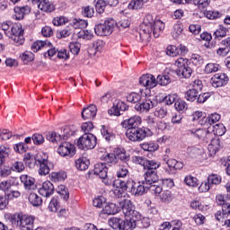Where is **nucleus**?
Returning <instances> with one entry per match:
<instances>
[{
  "label": "nucleus",
  "instance_id": "nucleus-26",
  "mask_svg": "<svg viewBox=\"0 0 230 230\" xmlns=\"http://www.w3.org/2000/svg\"><path fill=\"white\" fill-rule=\"evenodd\" d=\"M103 215H116V213H119V207L114 203H105L102 207Z\"/></svg>",
  "mask_w": 230,
  "mask_h": 230
},
{
  "label": "nucleus",
  "instance_id": "nucleus-33",
  "mask_svg": "<svg viewBox=\"0 0 230 230\" xmlns=\"http://www.w3.org/2000/svg\"><path fill=\"white\" fill-rule=\"evenodd\" d=\"M89 160H87L85 157L79 158L75 161V167L81 172L87 170V168H89Z\"/></svg>",
  "mask_w": 230,
  "mask_h": 230
},
{
  "label": "nucleus",
  "instance_id": "nucleus-61",
  "mask_svg": "<svg viewBox=\"0 0 230 230\" xmlns=\"http://www.w3.org/2000/svg\"><path fill=\"white\" fill-rule=\"evenodd\" d=\"M104 160L109 164H116L118 163V157H117V155L115 154H107L104 156Z\"/></svg>",
  "mask_w": 230,
  "mask_h": 230
},
{
  "label": "nucleus",
  "instance_id": "nucleus-42",
  "mask_svg": "<svg viewBox=\"0 0 230 230\" xmlns=\"http://www.w3.org/2000/svg\"><path fill=\"white\" fill-rule=\"evenodd\" d=\"M187 152L191 159H197V157L202 155V149L198 147H188Z\"/></svg>",
  "mask_w": 230,
  "mask_h": 230
},
{
  "label": "nucleus",
  "instance_id": "nucleus-49",
  "mask_svg": "<svg viewBox=\"0 0 230 230\" xmlns=\"http://www.w3.org/2000/svg\"><path fill=\"white\" fill-rule=\"evenodd\" d=\"M185 98L188 100V102H195V100L199 98V92L190 89L186 92Z\"/></svg>",
  "mask_w": 230,
  "mask_h": 230
},
{
  "label": "nucleus",
  "instance_id": "nucleus-56",
  "mask_svg": "<svg viewBox=\"0 0 230 230\" xmlns=\"http://www.w3.org/2000/svg\"><path fill=\"white\" fill-rule=\"evenodd\" d=\"M177 94L176 93H172V94H169V95H166L164 99V105H172L173 103H175V102H177Z\"/></svg>",
  "mask_w": 230,
  "mask_h": 230
},
{
  "label": "nucleus",
  "instance_id": "nucleus-51",
  "mask_svg": "<svg viewBox=\"0 0 230 230\" xmlns=\"http://www.w3.org/2000/svg\"><path fill=\"white\" fill-rule=\"evenodd\" d=\"M127 101L129 102V103H137V102L141 101V94L131 93L127 95Z\"/></svg>",
  "mask_w": 230,
  "mask_h": 230
},
{
  "label": "nucleus",
  "instance_id": "nucleus-21",
  "mask_svg": "<svg viewBox=\"0 0 230 230\" xmlns=\"http://www.w3.org/2000/svg\"><path fill=\"white\" fill-rule=\"evenodd\" d=\"M31 12V8L30 6H15L14 7V14L13 15V19L15 21H22L24 19V15H28Z\"/></svg>",
  "mask_w": 230,
  "mask_h": 230
},
{
  "label": "nucleus",
  "instance_id": "nucleus-35",
  "mask_svg": "<svg viewBox=\"0 0 230 230\" xmlns=\"http://www.w3.org/2000/svg\"><path fill=\"white\" fill-rule=\"evenodd\" d=\"M57 192L60 195L61 199L67 202L69 200V190L65 185H59L57 189Z\"/></svg>",
  "mask_w": 230,
  "mask_h": 230
},
{
  "label": "nucleus",
  "instance_id": "nucleus-29",
  "mask_svg": "<svg viewBox=\"0 0 230 230\" xmlns=\"http://www.w3.org/2000/svg\"><path fill=\"white\" fill-rule=\"evenodd\" d=\"M192 73L193 70L188 66H181L178 68V70H176V74L178 76H180V78H190Z\"/></svg>",
  "mask_w": 230,
  "mask_h": 230
},
{
  "label": "nucleus",
  "instance_id": "nucleus-32",
  "mask_svg": "<svg viewBox=\"0 0 230 230\" xmlns=\"http://www.w3.org/2000/svg\"><path fill=\"white\" fill-rule=\"evenodd\" d=\"M155 118H159V119H164L166 116H168V106H158L155 111Z\"/></svg>",
  "mask_w": 230,
  "mask_h": 230
},
{
  "label": "nucleus",
  "instance_id": "nucleus-40",
  "mask_svg": "<svg viewBox=\"0 0 230 230\" xmlns=\"http://www.w3.org/2000/svg\"><path fill=\"white\" fill-rule=\"evenodd\" d=\"M8 155H10V148L4 146H0V166H3V164H4V159L5 157H8Z\"/></svg>",
  "mask_w": 230,
  "mask_h": 230
},
{
  "label": "nucleus",
  "instance_id": "nucleus-53",
  "mask_svg": "<svg viewBox=\"0 0 230 230\" xmlns=\"http://www.w3.org/2000/svg\"><path fill=\"white\" fill-rule=\"evenodd\" d=\"M51 177L54 181H62L67 178L66 172H52Z\"/></svg>",
  "mask_w": 230,
  "mask_h": 230
},
{
  "label": "nucleus",
  "instance_id": "nucleus-27",
  "mask_svg": "<svg viewBox=\"0 0 230 230\" xmlns=\"http://www.w3.org/2000/svg\"><path fill=\"white\" fill-rule=\"evenodd\" d=\"M140 148L145 152H156L159 150V144L150 140L140 144Z\"/></svg>",
  "mask_w": 230,
  "mask_h": 230
},
{
  "label": "nucleus",
  "instance_id": "nucleus-9",
  "mask_svg": "<svg viewBox=\"0 0 230 230\" xmlns=\"http://www.w3.org/2000/svg\"><path fill=\"white\" fill-rule=\"evenodd\" d=\"M148 190H150V187L143 180H140L137 183L133 181L129 193L135 197H141V195L147 193Z\"/></svg>",
  "mask_w": 230,
  "mask_h": 230
},
{
  "label": "nucleus",
  "instance_id": "nucleus-39",
  "mask_svg": "<svg viewBox=\"0 0 230 230\" xmlns=\"http://www.w3.org/2000/svg\"><path fill=\"white\" fill-rule=\"evenodd\" d=\"M183 30L184 29L182 28V23L181 22L175 23L172 30V36L173 37V39H178L182 33Z\"/></svg>",
  "mask_w": 230,
  "mask_h": 230
},
{
  "label": "nucleus",
  "instance_id": "nucleus-64",
  "mask_svg": "<svg viewBox=\"0 0 230 230\" xmlns=\"http://www.w3.org/2000/svg\"><path fill=\"white\" fill-rule=\"evenodd\" d=\"M32 141L34 145H42L44 143V137L39 133H35L32 136Z\"/></svg>",
  "mask_w": 230,
  "mask_h": 230
},
{
  "label": "nucleus",
  "instance_id": "nucleus-3",
  "mask_svg": "<svg viewBox=\"0 0 230 230\" xmlns=\"http://www.w3.org/2000/svg\"><path fill=\"white\" fill-rule=\"evenodd\" d=\"M152 136H154V132L148 128H133L126 130V137L129 141L133 142L139 143L146 137H150Z\"/></svg>",
  "mask_w": 230,
  "mask_h": 230
},
{
  "label": "nucleus",
  "instance_id": "nucleus-8",
  "mask_svg": "<svg viewBox=\"0 0 230 230\" xmlns=\"http://www.w3.org/2000/svg\"><path fill=\"white\" fill-rule=\"evenodd\" d=\"M114 26H116V22L114 20H108L103 23H100L94 27V31L96 35L100 37H107L114 31Z\"/></svg>",
  "mask_w": 230,
  "mask_h": 230
},
{
  "label": "nucleus",
  "instance_id": "nucleus-31",
  "mask_svg": "<svg viewBox=\"0 0 230 230\" xmlns=\"http://www.w3.org/2000/svg\"><path fill=\"white\" fill-rule=\"evenodd\" d=\"M31 192L29 195V202L31 204V206H34L35 208H39V206H41L42 204V198L40 196L37 195V193L33 192V190H31Z\"/></svg>",
  "mask_w": 230,
  "mask_h": 230
},
{
  "label": "nucleus",
  "instance_id": "nucleus-34",
  "mask_svg": "<svg viewBox=\"0 0 230 230\" xmlns=\"http://www.w3.org/2000/svg\"><path fill=\"white\" fill-rule=\"evenodd\" d=\"M159 166H161V164L154 160H146L144 170H146V172H157V168H159Z\"/></svg>",
  "mask_w": 230,
  "mask_h": 230
},
{
  "label": "nucleus",
  "instance_id": "nucleus-63",
  "mask_svg": "<svg viewBox=\"0 0 230 230\" xmlns=\"http://www.w3.org/2000/svg\"><path fill=\"white\" fill-rule=\"evenodd\" d=\"M166 53L169 57H177L179 55V49L173 45H170L166 49Z\"/></svg>",
  "mask_w": 230,
  "mask_h": 230
},
{
  "label": "nucleus",
  "instance_id": "nucleus-45",
  "mask_svg": "<svg viewBox=\"0 0 230 230\" xmlns=\"http://www.w3.org/2000/svg\"><path fill=\"white\" fill-rule=\"evenodd\" d=\"M208 182L210 184V187L218 185L222 182V177L217 174H211L208 177Z\"/></svg>",
  "mask_w": 230,
  "mask_h": 230
},
{
  "label": "nucleus",
  "instance_id": "nucleus-54",
  "mask_svg": "<svg viewBox=\"0 0 230 230\" xmlns=\"http://www.w3.org/2000/svg\"><path fill=\"white\" fill-rule=\"evenodd\" d=\"M227 35V29L224 26H219V28L214 32L215 39H222Z\"/></svg>",
  "mask_w": 230,
  "mask_h": 230
},
{
  "label": "nucleus",
  "instance_id": "nucleus-15",
  "mask_svg": "<svg viewBox=\"0 0 230 230\" xmlns=\"http://www.w3.org/2000/svg\"><path fill=\"white\" fill-rule=\"evenodd\" d=\"M142 180L149 188L154 184H159V175L157 171H146Z\"/></svg>",
  "mask_w": 230,
  "mask_h": 230
},
{
  "label": "nucleus",
  "instance_id": "nucleus-59",
  "mask_svg": "<svg viewBox=\"0 0 230 230\" xmlns=\"http://www.w3.org/2000/svg\"><path fill=\"white\" fill-rule=\"evenodd\" d=\"M13 172H17L21 173V172H24V164L22 162L15 161L12 165Z\"/></svg>",
  "mask_w": 230,
  "mask_h": 230
},
{
  "label": "nucleus",
  "instance_id": "nucleus-14",
  "mask_svg": "<svg viewBox=\"0 0 230 230\" xmlns=\"http://www.w3.org/2000/svg\"><path fill=\"white\" fill-rule=\"evenodd\" d=\"M128 109V106L121 101H117L113 103V106L108 111L110 116H121V112H125Z\"/></svg>",
  "mask_w": 230,
  "mask_h": 230
},
{
  "label": "nucleus",
  "instance_id": "nucleus-11",
  "mask_svg": "<svg viewBox=\"0 0 230 230\" xmlns=\"http://www.w3.org/2000/svg\"><path fill=\"white\" fill-rule=\"evenodd\" d=\"M133 181H128L127 182L121 180H117L113 182V186H116V189H114L113 193L115 195H118L119 197L120 195H123L124 191H127V190L130 192V189L132 188Z\"/></svg>",
  "mask_w": 230,
  "mask_h": 230
},
{
  "label": "nucleus",
  "instance_id": "nucleus-5",
  "mask_svg": "<svg viewBox=\"0 0 230 230\" xmlns=\"http://www.w3.org/2000/svg\"><path fill=\"white\" fill-rule=\"evenodd\" d=\"M96 146V136L92 133H84L77 140V147L79 150H93Z\"/></svg>",
  "mask_w": 230,
  "mask_h": 230
},
{
  "label": "nucleus",
  "instance_id": "nucleus-2",
  "mask_svg": "<svg viewBox=\"0 0 230 230\" xmlns=\"http://www.w3.org/2000/svg\"><path fill=\"white\" fill-rule=\"evenodd\" d=\"M155 22V21H154V16L152 14H146L145 16L139 30V37L142 42H150Z\"/></svg>",
  "mask_w": 230,
  "mask_h": 230
},
{
  "label": "nucleus",
  "instance_id": "nucleus-55",
  "mask_svg": "<svg viewBox=\"0 0 230 230\" xmlns=\"http://www.w3.org/2000/svg\"><path fill=\"white\" fill-rule=\"evenodd\" d=\"M59 208L60 206L58 205V200L53 198L49 204V211H50L51 213H57Z\"/></svg>",
  "mask_w": 230,
  "mask_h": 230
},
{
  "label": "nucleus",
  "instance_id": "nucleus-41",
  "mask_svg": "<svg viewBox=\"0 0 230 230\" xmlns=\"http://www.w3.org/2000/svg\"><path fill=\"white\" fill-rule=\"evenodd\" d=\"M149 190L153 191L156 197H160L161 193H163V182L160 181L158 183L150 185Z\"/></svg>",
  "mask_w": 230,
  "mask_h": 230
},
{
  "label": "nucleus",
  "instance_id": "nucleus-46",
  "mask_svg": "<svg viewBox=\"0 0 230 230\" xmlns=\"http://www.w3.org/2000/svg\"><path fill=\"white\" fill-rule=\"evenodd\" d=\"M12 186H13V181L6 180L0 183V190H2V191H4L5 195H8V191H10V188H12Z\"/></svg>",
  "mask_w": 230,
  "mask_h": 230
},
{
  "label": "nucleus",
  "instance_id": "nucleus-13",
  "mask_svg": "<svg viewBox=\"0 0 230 230\" xmlns=\"http://www.w3.org/2000/svg\"><path fill=\"white\" fill-rule=\"evenodd\" d=\"M29 3H32V4H38V8L41 10V12H47L51 13V12L55 11V5L49 2V0H27Z\"/></svg>",
  "mask_w": 230,
  "mask_h": 230
},
{
  "label": "nucleus",
  "instance_id": "nucleus-48",
  "mask_svg": "<svg viewBox=\"0 0 230 230\" xmlns=\"http://www.w3.org/2000/svg\"><path fill=\"white\" fill-rule=\"evenodd\" d=\"M72 24L75 30L77 28L83 29V28H87V25L89 24L87 21L82 20V19H74L72 22Z\"/></svg>",
  "mask_w": 230,
  "mask_h": 230
},
{
  "label": "nucleus",
  "instance_id": "nucleus-52",
  "mask_svg": "<svg viewBox=\"0 0 230 230\" xmlns=\"http://www.w3.org/2000/svg\"><path fill=\"white\" fill-rule=\"evenodd\" d=\"M107 202V199H105V197L103 196H100L98 198H95L93 200V205L95 207V208H102L105 206V203Z\"/></svg>",
  "mask_w": 230,
  "mask_h": 230
},
{
  "label": "nucleus",
  "instance_id": "nucleus-36",
  "mask_svg": "<svg viewBox=\"0 0 230 230\" xmlns=\"http://www.w3.org/2000/svg\"><path fill=\"white\" fill-rule=\"evenodd\" d=\"M172 83V77H170V74L167 75H160L156 78V84L166 86Z\"/></svg>",
  "mask_w": 230,
  "mask_h": 230
},
{
  "label": "nucleus",
  "instance_id": "nucleus-58",
  "mask_svg": "<svg viewBox=\"0 0 230 230\" xmlns=\"http://www.w3.org/2000/svg\"><path fill=\"white\" fill-rule=\"evenodd\" d=\"M204 15H206L207 19L214 20V19H218L220 17V12L218 11H205Z\"/></svg>",
  "mask_w": 230,
  "mask_h": 230
},
{
  "label": "nucleus",
  "instance_id": "nucleus-47",
  "mask_svg": "<svg viewBox=\"0 0 230 230\" xmlns=\"http://www.w3.org/2000/svg\"><path fill=\"white\" fill-rule=\"evenodd\" d=\"M122 219L118 218V217H113L109 221V226L112 229H119L121 230V226H122Z\"/></svg>",
  "mask_w": 230,
  "mask_h": 230
},
{
  "label": "nucleus",
  "instance_id": "nucleus-12",
  "mask_svg": "<svg viewBox=\"0 0 230 230\" xmlns=\"http://www.w3.org/2000/svg\"><path fill=\"white\" fill-rule=\"evenodd\" d=\"M139 84L146 89H154L157 86V79L153 75L146 74L139 78Z\"/></svg>",
  "mask_w": 230,
  "mask_h": 230
},
{
  "label": "nucleus",
  "instance_id": "nucleus-16",
  "mask_svg": "<svg viewBox=\"0 0 230 230\" xmlns=\"http://www.w3.org/2000/svg\"><path fill=\"white\" fill-rule=\"evenodd\" d=\"M20 181L24 185V188L27 191H36L37 190V184H35V178L28 175L22 174L20 177Z\"/></svg>",
  "mask_w": 230,
  "mask_h": 230
},
{
  "label": "nucleus",
  "instance_id": "nucleus-22",
  "mask_svg": "<svg viewBox=\"0 0 230 230\" xmlns=\"http://www.w3.org/2000/svg\"><path fill=\"white\" fill-rule=\"evenodd\" d=\"M96 112H98V108L96 105L91 104L87 108H84L81 114L83 119H94Z\"/></svg>",
  "mask_w": 230,
  "mask_h": 230
},
{
  "label": "nucleus",
  "instance_id": "nucleus-19",
  "mask_svg": "<svg viewBox=\"0 0 230 230\" xmlns=\"http://www.w3.org/2000/svg\"><path fill=\"white\" fill-rule=\"evenodd\" d=\"M141 125V117L135 115L129 119H125L121 122L123 128H137Z\"/></svg>",
  "mask_w": 230,
  "mask_h": 230
},
{
  "label": "nucleus",
  "instance_id": "nucleus-50",
  "mask_svg": "<svg viewBox=\"0 0 230 230\" xmlns=\"http://www.w3.org/2000/svg\"><path fill=\"white\" fill-rule=\"evenodd\" d=\"M159 197L162 202H172V200L173 199V196L172 195V191L170 190H164Z\"/></svg>",
  "mask_w": 230,
  "mask_h": 230
},
{
  "label": "nucleus",
  "instance_id": "nucleus-4",
  "mask_svg": "<svg viewBox=\"0 0 230 230\" xmlns=\"http://www.w3.org/2000/svg\"><path fill=\"white\" fill-rule=\"evenodd\" d=\"M6 37L12 39L16 46H22L24 44V30H22V25L20 23L13 24L10 31L6 32Z\"/></svg>",
  "mask_w": 230,
  "mask_h": 230
},
{
  "label": "nucleus",
  "instance_id": "nucleus-57",
  "mask_svg": "<svg viewBox=\"0 0 230 230\" xmlns=\"http://www.w3.org/2000/svg\"><path fill=\"white\" fill-rule=\"evenodd\" d=\"M105 6H107V2L104 0H98L95 4V10L98 13H103V12H105Z\"/></svg>",
  "mask_w": 230,
  "mask_h": 230
},
{
  "label": "nucleus",
  "instance_id": "nucleus-30",
  "mask_svg": "<svg viewBox=\"0 0 230 230\" xmlns=\"http://www.w3.org/2000/svg\"><path fill=\"white\" fill-rule=\"evenodd\" d=\"M34 220L35 218H33V217H30L27 215L22 216L20 227H26V229H31V226H33Z\"/></svg>",
  "mask_w": 230,
  "mask_h": 230
},
{
  "label": "nucleus",
  "instance_id": "nucleus-6",
  "mask_svg": "<svg viewBox=\"0 0 230 230\" xmlns=\"http://www.w3.org/2000/svg\"><path fill=\"white\" fill-rule=\"evenodd\" d=\"M40 49H46L47 52L44 53V57L48 55V57H53L54 55H57V52L58 49L53 48V45H51V42L49 41H42V40H37L31 45V51L33 53H37Z\"/></svg>",
  "mask_w": 230,
  "mask_h": 230
},
{
  "label": "nucleus",
  "instance_id": "nucleus-23",
  "mask_svg": "<svg viewBox=\"0 0 230 230\" xmlns=\"http://www.w3.org/2000/svg\"><path fill=\"white\" fill-rule=\"evenodd\" d=\"M36 161L40 164L39 174L48 175V173H49V165L48 164V159L40 158V155H36Z\"/></svg>",
  "mask_w": 230,
  "mask_h": 230
},
{
  "label": "nucleus",
  "instance_id": "nucleus-62",
  "mask_svg": "<svg viewBox=\"0 0 230 230\" xmlns=\"http://www.w3.org/2000/svg\"><path fill=\"white\" fill-rule=\"evenodd\" d=\"M82 48V44L80 42H73L70 43L69 49L74 55H78L80 53V49Z\"/></svg>",
  "mask_w": 230,
  "mask_h": 230
},
{
  "label": "nucleus",
  "instance_id": "nucleus-25",
  "mask_svg": "<svg viewBox=\"0 0 230 230\" xmlns=\"http://www.w3.org/2000/svg\"><path fill=\"white\" fill-rule=\"evenodd\" d=\"M126 220H122L121 230H134L136 229L137 222L139 218L134 217H128Z\"/></svg>",
  "mask_w": 230,
  "mask_h": 230
},
{
  "label": "nucleus",
  "instance_id": "nucleus-7",
  "mask_svg": "<svg viewBox=\"0 0 230 230\" xmlns=\"http://www.w3.org/2000/svg\"><path fill=\"white\" fill-rule=\"evenodd\" d=\"M119 211L122 210V213H124L125 217H133L137 219L141 218V215L139 212L136 211V207H134V204L129 199L119 201Z\"/></svg>",
  "mask_w": 230,
  "mask_h": 230
},
{
  "label": "nucleus",
  "instance_id": "nucleus-60",
  "mask_svg": "<svg viewBox=\"0 0 230 230\" xmlns=\"http://www.w3.org/2000/svg\"><path fill=\"white\" fill-rule=\"evenodd\" d=\"M190 62L194 66H200V64H204V59L199 54H192V56L190 58Z\"/></svg>",
  "mask_w": 230,
  "mask_h": 230
},
{
  "label": "nucleus",
  "instance_id": "nucleus-10",
  "mask_svg": "<svg viewBox=\"0 0 230 230\" xmlns=\"http://www.w3.org/2000/svg\"><path fill=\"white\" fill-rule=\"evenodd\" d=\"M58 154L61 157H73L75 155V146L69 142H61L58 147Z\"/></svg>",
  "mask_w": 230,
  "mask_h": 230
},
{
  "label": "nucleus",
  "instance_id": "nucleus-18",
  "mask_svg": "<svg viewBox=\"0 0 230 230\" xmlns=\"http://www.w3.org/2000/svg\"><path fill=\"white\" fill-rule=\"evenodd\" d=\"M229 82V77L226 74H216L211 78L212 86L215 88L224 87Z\"/></svg>",
  "mask_w": 230,
  "mask_h": 230
},
{
  "label": "nucleus",
  "instance_id": "nucleus-44",
  "mask_svg": "<svg viewBox=\"0 0 230 230\" xmlns=\"http://www.w3.org/2000/svg\"><path fill=\"white\" fill-rule=\"evenodd\" d=\"M78 39H84V40H93V31L89 30H83L77 33Z\"/></svg>",
  "mask_w": 230,
  "mask_h": 230
},
{
  "label": "nucleus",
  "instance_id": "nucleus-24",
  "mask_svg": "<svg viewBox=\"0 0 230 230\" xmlns=\"http://www.w3.org/2000/svg\"><path fill=\"white\" fill-rule=\"evenodd\" d=\"M107 164H96L94 165L93 173L98 175L100 179H107Z\"/></svg>",
  "mask_w": 230,
  "mask_h": 230
},
{
  "label": "nucleus",
  "instance_id": "nucleus-43",
  "mask_svg": "<svg viewBox=\"0 0 230 230\" xmlns=\"http://www.w3.org/2000/svg\"><path fill=\"white\" fill-rule=\"evenodd\" d=\"M220 69V65L217 63H208L205 66V73L210 75V73H217Z\"/></svg>",
  "mask_w": 230,
  "mask_h": 230
},
{
  "label": "nucleus",
  "instance_id": "nucleus-20",
  "mask_svg": "<svg viewBox=\"0 0 230 230\" xmlns=\"http://www.w3.org/2000/svg\"><path fill=\"white\" fill-rule=\"evenodd\" d=\"M40 195L41 197H45L46 199L51 197L53 193H55V186H53V183L51 181H44L42 184V187L39 190Z\"/></svg>",
  "mask_w": 230,
  "mask_h": 230
},
{
  "label": "nucleus",
  "instance_id": "nucleus-1",
  "mask_svg": "<svg viewBox=\"0 0 230 230\" xmlns=\"http://www.w3.org/2000/svg\"><path fill=\"white\" fill-rule=\"evenodd\" d=\"M188 134H192L195 137H198V139H203L206 143H209L210 141L208 148L212 154H217L220 149V140H218V138H213V133L206 129H190Z\"/></svg>",
  "mask_w": 230,
  "mask_h": 230
},
{
  "label": "nucleus",
  "instance_id": "nucleus-17",
  "mask_svg": "<svg viewBox=\"0 0 230 230\" xmlns=\"http://www.w3.org/2000/svg\"><path fill=\"white\" fill-rule=\"evenodd\" d=\"M157 105V101H152L150 99H146V101L137 103L135 105L136 111L137 112H148L150 109H154Z\"/></svg>",
  "mask_w": 230,
  "mask_h": 230
},
{
  "label": "nucleus",
  "instance_id": "nucleus-37",
  "mask_svg": "<svg viewBox=\"0 0 230 230\" xmlns=\"http://www.w3.org/2000/svg\"><path fill=\"white\" fill-rule=\"evenodd\" d=\"M37 156L31 155V154L27 153L24 155L23 162L25 163L26 166L29 168H33L35 166V162H37Z\"/></svg>",
  "mask_w": 230,
  "mask_h": 230
},
{
  "label": "nucleus",
  "instance_id": "nucleus-28",
  "mask_svg": "<svg viewBox=\"0 0 230 230\" xmlns=\"http://www.w3.org/2000/svg\"><path fill=\"white\" fill-rule=\"evenodd\" d=\"M164 30V22H163L161 20L155 21L152 29V33L154 35V38L157 39L161 35V33H163Z\"/></svg>",
  "mask_w": 230,
  "mask_h": 230
},
{
  "label": "nucleus",
  "instance_id": "nucleus-38",
  "mask_svg": "<svg viewBox=\"0 0 230 230\" xmlns=\"http://www.w3.org/2000/svg\"><path fill=\"white\" fill-rule=\"evenodd\" d=\"M145 4V0H131L128 5V10H141Z\"/></svg>",
  "mask_w": 230,
  "mask_h": 230
}]
</instances>
